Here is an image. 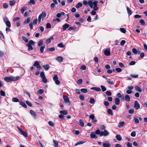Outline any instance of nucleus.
Listing matches in <instances>:
<instances>
[{
    "label": "nucleus",
    "instance_id": "nucleus-56",
    "mask_svg": "<svg viewBox=\"0 0 147 147\" xmlns=\"http://www.w3.org/2000/svg\"><path fill=\"white\" fill-rule=\"evenodd\" d=\"M79 97L80 99L82 101L84 100V96L83 95H80L79 96Z\"/></svg>",
    "mask_w": 147,
    "mask_h": 147
},
{
    "label": "nucleus",
    "instance_id": "nucleus-4",
    "mask_svg": "<svg viewBox=\"0 0 147 147\" xmlns=\"http://www.w3.org/2000/svg\"><path fill=\"white\" fill-rule=\"evenodd\" d=\"M33 65L34 67H36L37 69H39L41 68V67L39 65V63L38 61H35L33 64Z\"/></svg>",
    "mask_w": 147,
    "mask_h": 147
},
{
    "label": "nucleus",
    "instance_id": "nucleus-54",
    "mask_svg": "<svg viewBox=\"0 0 147 147\" xmlns=\"http://www.w3.org/2000/svg\"><path fill=\"white\" fill-rule=\"evenodd\" d=\"M44 92V91L42 89H40L37 91V93L40 94H42Z\"/></svg>",
    "mask_w": 147,
    "mask_h": 147
},
{
    "label": "nucleus",
    "instance_id": "nucleus-49",
    "mask_svg": "<svg viewBox=\"0 0 147 147\" xmlns=\"http://www.w3.org/2000/svg\"><path fill=\"white\" fill-rule=\"evenodd\" d=\"M42 78V81H43V82L46 83L47 82V79H46L45 76L44 77Z\"/></svg>",
    "mask_w": 147,
    "mask_h": 147
},
{
    "label": "nucleus",
    "instance_id": "nucleus-43",
    "mask_svg": "<svg viewBox=\"0 0 147 147\" xmlns=\"http://www.w3.org/2000/svg\"><path fill=\"white\" fill-rule=\"evenodd\" d=\"M53 143L54 144V146L55 147H58V142L57 141L55 140H53Z\"/></svg>",
    "mask_w": 147,
    "mask_h": 147
},
{
    "label": "nucleus",
    "instance_id": "nucleus-35",
    "mask_svg": "<svg viewBox=\"0 0 147 147\" xmlns=\"http://www.w3.org/2000/svg\"><path fill=\"white\" fill-rule=\"evenodd\" d=\"M80 125L82 127H83L84 125V121L81 120L80 119L79 120Z\"/></svg>",
    "mask_w": 147,
    "mask_h": 147
},
{
    "label": "nucleus",
    "instance_id": "nucleus-59",
    "mask_svg": "<svg viewBox=\"0 0 147 147\" xmlns=\"http://www.w3.org/2000/svg\"><path fill=\"white\" fill-rule=\"evenodd\" d=\"M49 125L51 126H53L54 125V123L52 121H49L48 122Z\"/></svg>",
    "mask_w": 147,
    "mask_h": 147
},
{
    "label": "nucleus",
    "instance_id": "nucleus-18",
    "mask_svg": "<svg viewBox=\"0 0 147 147\" xmlns=\"http://www.w3.org/2000/svg\"><path fill=\"white\" fill-rule=\"evenodd\" d=\"M56 59L60 62H61L63 60V58L59 56L56 58Z\"/></svg>",
    "mask_w": 147,
    "mask_h": 147
},
{
    "label": "nucleus",
    "instance_id": "nucleus-12",
    "mask_svg": "<svg viewBox=\"0 0 147 147\" xmlns=\"http://www.w3.org/2000/svg\"><path fill=\"white\" fill-rule=\"evenodd\" d=\"M91 90H95L97 92H99L101 91V89L100 88L96 87H93L90 88Z\"/></svg>",
    "mask_w": 147,
    "mask_h": 147
},
{
    "label": "nucleus",
    "instance_id": "nucleus-37",
    "mask_svg": "<svg viewBox=\"0 0 147 147\" xmlns=\"http://www.w3.org/2000/svg\"><path fill=\"white\" fill-rule=\"evenodd\" d=\"M55 50V48L54 47H53L47 49V51L49 52H53Z\"/></svg>",
    "mask_w": 147,
    "mask_h": 147
},
{
    "label": "nucleus",
    "instance_id": "nucleus-6",
    "mask_svg": "<svg viewBox=\"0 0 147 147\" xmlns=\"http://www.w3.org/2000/svg\"><path fill=\"white\" fill-rule=\"evenodd\" d=\"M109 134L107 130H105L103 131H101L100 133V136H107Z\"/></svg>",
    "mask_w": 147,
    "mask_h": 147
},
{
    "label": "nucleus",
    "instance_id": "nucleus-32",
    "mask_svg": "<svg viewBox=\"0 0 147 147\" xmlns=\"http://www.w3.org/2000/svg\"><path fill=\"white\" fill-rule=\"evenodd\" d=\"M125 99L127 101H129L130 100V97L127 94L125 96Z\"/></svg>",
    "mask_w": 147,
    "mask_h": 147
},
{
    "label": "nucleus",
    "instance_id": "nucleus-38",
    "mask_svg": "<svg viewBox=\"0 0 147 147\" xmlns=\"http://www.w3.org/2000/svg\"><path fill=\"white\" fill-rule=\"evenodd\" d=\"M88 4L90 7L91 8L93 7V2L91 1H89L88 2Z\"/></svg>",
    "mask_w": 147,
    "mask_h": 147
},
{
    "label": "nucleus",
    "instance_id": "nucleus-2",
    "mask_svg": "<svg viewBox=\"0 0 147 147\" xmlns=\"http://www.w3.org/2000/svg\"><path fill=\"white\" fill-rule=\"evenodd\" d=\"M47 14L45 11H43L38 17V22L40 23L41 18L44 19L46 16Z\"/></svg>",
    "mask_w": 147,
    "mask_h": 147
},
{
    "label": "nucleus",
    "instance_id": "nucleus-60",
    "mask_svg": "<svg viewBox=\"0 0 147 147\" xmlns=\"http://www.w3.org/2000/svg\"><path fill=\"white\" fill-rule=\"evenodd\" d=\"M115 70L118 72H120L122 71V69L119 68H117L115 69Z\"/></svg>",
    "mask_w": 147,
    "mask_h": 147
},
{
    "label": "nucleus",
    "instance_id": "nucleus-20",
    "mask_svg": "<svg viewBox=\"0 0 147 147\" xmlns=\"http://www.w3.org/2000/svg\"><path fill=\"white\" fill-rule=\"evenodd\" d=\"M9 5L11 6H13L15 5L16 1L14 0H11L9 1Z\"/></svg>",
    "mask_w": 147,
    "mask_h": 147
},
{
    "label": "nucleus",
    "instance_id": "nucleus-62",
    "mask_svg": "<svg viewBox=\"0 0 147 147\" xmlns=\"http://www.w3.org/2000/svg\"><path fill=\"white\" fill-rule=\"evenodd\" d=\"M46 28H51V24L49 23H47L46 24Z\"/></svg>",
    "mask_w": 147,
    "mask_h": 147
},
{
    "label": "nucleus",
    "instance_id": "nucleus-16",
    "mask_svg": "<svg viewBox=\"0 0 147 147\" xmlns=\"http://www.w3.org/2000/svg\"><path fill=\"white\" fill-rule=\"evenodd\" d=\"M42 67L46 71L48 70L50 68L48 64L43 65Z\"/></svg>",
    "mask_w": 147,
    "mask_h": 147
},
{
    "label": "nucleus",
    "instance_id": "nucleus-31",
    "mask_svg": "<svg viewBox=\"0 0 147 147\" xmlns=\"http://www.w3.org/2000/svg\"><path fill=\"white\" fill-rule=\"evenodd\" d=\"M6 25L9 28H10L11 26V24L9 21H7L5 23Z\"/></svg>",
    "mask_w": 147,
    "mask_h": 147
},
{
    "label": "nucleus",
    "instance_id": "nucleus-17",
    "mask_svg": "<svg viewBox=\"0 0 147 147\" xmlns=\"http://www.w3.org/2000/svg\"><path fill=\"white\" fill-rule=\"evenodd\" d=\"M115 103L116 105H118L120 103V100L118 98H115Z\"/></svg>",
    "mask_w": 147,
    "mask_h": 147
},
{
    "label": "nucleus",
    "instance_id": "nucleus-22",
    "mask_svg": "<svg viewBox=\"0 0 147 147\" xmlns=\"http://www.w3.org/2000/svg\"><path fill=\"white\" fill-rule=\"evenodd\" d=\"M20 103L21 105H22L25 108H26L27 107L26 105L24 102L22 101H20Z\"/></svg>",
    "mask_w": 147,
    "mask_h": 147
},
{
    "label": "nucleus",
    "instance_id": "nucleus-9",
    "mask_svg": "<svg viewBox=\"0 0 147 147\" xmlns=\"http://www.w3.org/2000/svg\"><path fill=\"white\" fill-rule=\"evenodd\" d=\"M134 107L137 110L140 108V105L137 100L135 101Z\"/></svg>",
    "mask_w": 147,
    "mask_h": 147
},
{
    "label": "nucleus",
    "instance_id": "nucleus-15",
    "mask_svg": "<svg viewBox=\"0 0 147 147\" xmlns=\"http://www.w3.org/2000/svg\"><path fill=\"white\" fill-rule=\"evenodd\" d=\"M30 113L31 115L33 116L34 118H36V113L33 111L32 110H30Z\"/></svg>",
    "mask_w": 147,
    "mask_h": 147
},
{
    "label": "nucleus",
    "instance_id": "nucleus-46",
    "mask_svg": "<svg viewBox=\"0 0 147 147\" xmlns=\"http://www.w3.org/2000/svg\"><path fill=\"white\" fill-rule=\"evenodd\" d=\"M35 42L33 41V40H30L28 44H30V45H35Z\"/></svg>",
    "mask_w": 147,
    "mask_h": 147
},
{
    "label": "nucleus",
    "instance_id": "nucleus-30",
    "mask_svg": "<svg viewBox=\"0 0 147 147\" xmlns=\"http://www.w3.org/2000/svg\"><path fill=\"white\" fill-rule=\"evenodd\" d=\"M85 141H81L80 142H77L74 145L75 146H77V145H79V144H83V143H85Z\"/></svg>",
    "mask_w": 147,
    "mask_h": 147
},
{
    "label": "nucleus",
    "instance_id": "nucleus-27",
    "mask_svg": "<svg viewBox=\"0 0 147 147\" xmlns=\"http://www.w3.org/2000/svg\"><path fill=\"white\" fill-rule=\"evenodd\" d=\"M45 46H41L40 48V51L41 53H43L44 52V49L45 48Z\"/></svg>",
    "mask_w": 147,
    "mask_h": 147
},
{
    "label": "nucleus",
    "instance_id": "nucleus-44",
    "mask_svg": "<svg viewBox=\"0 0 147 147\" xmlns=\"http://www.w3.org/2000/svg\"><path fill=\"white\" fill-rule=\"evenodd\" d=\"M30 17H28L26 19V20L25 21L24 23H28L30 22Z\"/></svg>",
    "mask_w": 147,
    "mask_h": 147
},
{
    "label": "nucleus",
    "instance_id": "nucleus-45",
    "mask_svg": "<svg viewBox=\"0 0 147 147\" xmlns=\"http://www.w3.org/2000/svg\"><path fill=\"white\" fill-rule=\"evenodd\" d=\"M81 91L82 93H86L87 92V89L86 88H82L80 90Z\"/></svg>",
    "mask_w": 147,
    "mask_h": 147
},
{
    "label": "nucleus",
    "instance_id": "nucleus-8",
    "mask_svg": "<svg viewBox=\"0 0 147 147\" xmlns=\"http://www.w3.org/2000/svg\"><path fill=\"white\" fill-rule=\"evenodd\" d=\"M104 52L105 55L106 56H109L111 55L110 49L109 48L105 50Z\"/></svg>",
    "mask_w": 147,
    "mask_h": 147
},
{
    "label": "nucleus",
    "instance_id": "nucleus-14",
    "mask_svg": "<svg viewBox=\"0 0 147 147\" xmlns=\"http://www.w3.org/2000/svg\"><path fill=\"white\" fill-rule=\"evenodd\" d=\"M102 145L103 147H109L111 146L110 144L108 142H103Z\"/></svg>",
    "mask_w": 147,
    "mask_h": 147
},
{
    "label": "nucleus",
    "instance_id": "nucleus-13",
    "mask_svg": "<svg viewBox=\"0 0 147 147\" xmlns=\"http://www.w3.org/2000/svg\"><path fill=\"white\" fill-rule=\"evenodd\" d=\"M69 26V24H65L63 26V29L64 30H65Z\"/></svg>",
    "mask_w": 147,
    "mask_h": 147
},
{
    "label": "nucleus",
    "instance_id": "nucleus-5",
    "mask_svg": "<svg viewBox=\"0 0 147 147\" xmlns=\"http://www.w3.org/2000/svg\"><path fill=\"white\" fill-rule=\"evenodd\" d=\"M53 80L55 83L57 85H59L60 83V81L58 80V77L57 75H55L53 77Z\"/></svg>",
    "mask_w": 147,
    "mask_h": 147
},
{
    "label": "nucleus",
    "instance_id": "nucleus-29",
    "mask_svg": "<svg viewBox=\"0 0 147 147\" xmlns=\"http://www.w3.org/2000/svg\"><path fill=\"white\" fill-rule=\"evenodd\" d=\"M59 113L64 115H67V112L66 110H61L60 111Z\"/></svg>",
    "mask_w": 147,
    "mask_h": 147
},
{
    "label": "nucleus",
    "instance_id": "nucleus-1",
    "mask_svg": "<svg viewBox=\"0 0 147 147\" xmlns=\"http://www.w3.org/2000/svg\"><path fill=\"white\" fill-rule=\"evenodd\" d=\"M20 78L19 76H17L16 77L11 76L9 77H6L4 78V80L7 82H10L12 81H16L18 80Z\"/></svg>",
    "mask_w": 147,
    "mask_h": 147
},
{
    "label": "nucleus",
    "instance_id": "nucleus-42",
    "mask_svg": "<svg viewBox=\"0 0 147 147\" xmlns=\"http://www.w3.org/2000/svg\"><path fill=\"white\" fill-rule=\"evenodd\" d=\"M108 113L111 115H113L112 110L111 109H109L107 110Z\"/></svg>",
    "mask_w": 147,
    "mask_h": 147
},
{
    "label": "nucleus",
    "instance_id": "nucleus-39",
    "mask_svg": "<svg viewBox=\"0 0 147 147\" xmlns=\"http://www.w3.org/2000/svg\"><path fill=\"white\" fill-rule=\"evenodd\" d=\"M82 5V4L81 3H79L76 5V8H78L81 7Z\"/></svg>",
    "mask_w": 147,
    "mask_h": 147
},
{
    "label": "nucleus",
    "instance_id": "nucleus-52",
    "mask_svg": "<svg viewBox=\"0 0 147 147\" xmlns=\"http://www.w3.org/2000/svg\"><path fill=\"white\" fill-rule=\"evenodd\" d=\"M140 22L142 25H145V22L143 20H140Z\"/></svg>",
    "mask_w": 147,
    "mask_h": 147
},
{
    "label": "nucleus",
    "instance_id": "nucleus-36",
    "mask_svg": "<svg viewBox=\"0 0 147 147\" xmlns=\"http://www.w3.org/2000/svg\"><path fill=\"white\" fill-rule=\"evenodd\" d=\"M35 4V2L34 0H30L28 2L29 5H34Z\"/></svg>",
    "mask_w": 147,
    "mask_h": 147
},
{
    "label": "nucleus",
    "instance_id": "nucleus-26",
    "mask_svg": "<svg viewBox=\"0 0 147 147\" xmlns=\"http://www.w3.org/2000/svg\"><path fill=\"white\" fill-rule=\"evenodd\" d=\"M116 138L118 141H121L122 140V138L121 136L119 135H117L116 136Z\"/></svg>",
    "mask_w": 147,
    "mask_h": 147
},
{
    "label": "nucleus",
    "instance_id": "nucleus-25",
    "mask_svg": "<svg viewBox=\"0 0 147 147\" xmlns=\"http://www.w3.org/2000/svg\"><path fill=\"white\" fill-rule=\"evenodd\" d=\"M125 125V123L124 121H122L119 122V123L118 127H123Z\"/></svg>",
    "mask_w": 147,
    "mask_h": 147
},
{
    "label": "nucleus",
    "instance_id": "nucleus-24",
    "mask_svg": "<svg viewBox=\"0 0 147 147\" xmlns=\"http://www.w3.org/2000/svg\"><path fill=\"white\" fill-rule=\"evenodd\" d=\"M26 46L28 47V50L29 51L31 50H33V48L32 46L31 45L29 44H27Z\"/></svg>",
    "mask_w": 147,
    "mask_h": 147
},
{
    "label": "nucleus",
    "instance_id": "nucleus-64",
    "mask_svg": "<svg viewBox=\"0 0 147 147\" xmlns=\"http://www.w3.org/2000/svg\"><path fill=\"white\" fill-rule=\"evenodd\" d=\"M136 135V133L135 131H132L131 134V135L132 137L135 136Z\"/></svg>",
    "mask_w": 147,
    "mask_h": 147
},
{
    "label": "nucleus",
    "instance_id": "nucleus-40",
    "mask_svg": "<svg viewBox=\"0 0 147 147\" xmlns=\"http://www.w3.org/2000/svg\"><path fill=\"white\" fill-rule=\"evenodd\" d=\"M43 43V41L42 40L40 39L39 40V41L38 42V45L39 46H41Z\"/></svg>",
    "mask_w": 147,
    "mask_h": 147
},
{
    "label": "nucleus",
    "instance_id": "nucleus-48",
    "mask_svg": "<svg viewBox=\"0 0 147 147\" xmlns=\"http://www.w3.org/2000/svg\"><path fill=\"white\" fill-rule=\"evenodd\" d=\"M130 76L131 77L135 78H137L138 76V74H131L130 75Z\"/></svg>",
    "mask_w": 147,
    "mask_h": 147
},
{
    "label": "nucleus",
    "instance_id": "nucleus-41",
    "mask_svg": "<svg viewBox=\"0 0 147 147\" xmlns=\"http://www.w3.org/2000/svg\"><path fill=\"white\" fill-rule=\"evenodd\" d=\"M100 87L102 92H104L107 90L105 86L102 85Z\"/></svg>",
    "mask_w": 147,
    "mask_h": 147
},
{
    "label": "nucleus",
    "instance_id": "nucleus-61",
    "mask_svg": "<svg viewBox=\"0 0 147 147\" xmlns=\"http://www.w3.org/2000/svg\"><path fill=\"white\" fill-rule=\"evenodd\" d=\"M0 94L1 96H5V93L2 90L0 91Z\"/></svg>",
    "mask_w": 147,
    "mask_h": 147
},
{
    "label": "nucleus",
    "instance_id": "nucleus-58",
    "mask_svg": "<svg viewBox=\"0 0 147 147\" xmlns=\"http://www.w3.org/2000/svg\"><path fill=\"white\" fill-rule=\"evenodd\" d=\"M90 118L92 120H93L95 118V116H94V115L93 114L90 115L89 116Z\"/></svg>",
    "mask_w": 147,
    "mask_h": 147
},
{
    "label": "nucleus",
    "instance_id": "nucleus-33",
    "mask_svg": "<svg viewBox=\"0 0 147 147\" xmlns=\"http://www.w3.org/2000/svg\"><path fill=\"white\" fill-rule=\"evenodd\" d=\"M12 101L14 102H19V100L17 98H12Z\"/></svg>",
    "mask_w": 147,
    "mask_h": 147
},
{
    "label": "nucleus",
    "instance_id": "nucleus-34",
    "mask_svg": "<svg viewBox=\"0 0 147 147\" xmlns=\"http://www.w3.org/2000/svg\"><path fill=\"white\" fill-rule=\"evenodd\" d=\"M22 38L27 43L28 42V39L26 37L24 36H22Z\"/></svg>",
    "mask_w": 147,
    "mask_h": 147
},
{
    "label": "nucleus",
    "instance_id": "nucleus-51",
    "mask_svg": "<svg viewBox=\"0 0 147 147\" xmlns=\"http://www.w3.org/2000/svg\"><path fill=\"white\" fill-rule=\"evenodd\" d=\"M120 30L123 33H125L126 31L125 29L123 28H120Z\"/></svg>",
    "mask_w": 147,
    "mask_h": 147
},
{
    "label": "nucleus",
    "instance_id": "nucleus-10",
    "mask_svg": "<svg viewBox=\"0 0 147 147\" xmlns=\"http://www.w3.org/2000/svg\"><path fill=\"white\" fill-rule=\"evenodd\" d=\"M53 37L52 36H51L50 38L47 39L46 40V43L47 44H48L51 42V40H53Z\"/></svg>",
    "mask_w": 147,
    "mask_h": 147
},
{
    "label": "nucleus",
    "instance_id": "nucleus-28",
    "mask_svg": "<svg viewBox=\"0 0 147 147\" xmlns=\"http://www.w3.org/2000/svg\"><path fill=\"white\" fill-rule=\"evenodd\" d=\"M127 13L129 15H131L132 14V12L128 7H127Z\"/></svg>",
    "mask_w": 147,
    "mask_h": 147
},
{
    "label": "nucleus",
    "instance_id": "nucleus-47",
    "mask_svg": "<svg viewBox=\"0 0 147 147\" xmlns=\"http://www.w3.org/2000/svg\"><path fill=\"white\" fill-rule=\"evenodd\" d=\"M95 100L92 98H90V100L89 102L91 104H93L95 102Z\"/></svg>",
    "mask_w": 147,
    "mask_h": 147
},
{
    "label": "nucleus",
    "instance_id": "nucleus-23",
    "mask_svg": "<svg viewBox=\"0 0 147 147\" xmlns=\"http://www.w3.org/2000/svg\"><path fill=\"white\" fill-rule=\"evenodd\" d=\"M27 7L26 6H24L22 7L21 9V11L22 14L24 13L25 11L27 9Z\"/></svg>",
    "mask_w": 147,
    "mask_h": 147
},
{
    "label": "nucleus",
    "instance_id": "nucleus-19",
    "mask_svg": "<svg viewBox=\"0 0 147 147\" xmlns=\"http://www.w3.org/2000/svg\"><path fill=\"white\" fill-rule=\"evenodd\" d=\"M90 137L92 138H97V137L94 132L90 134Z\"/></svg>",
    "mask_w": 147,
    "mask_h": 147
},
{
    "label": "nucleus",
    "instance_id": "nucleus-55",
    "mask_svg": "<svg viewBox=\"0 0 147 147\" xmlns=\"http://www.w3.org/2000/svg\"><path fill=\"white\" fill-rule=\"evenodd\" d=\"M101 132L99 129H98L96 130L95 131V133L96 134H99L100 136Z\"/></svg>",
    "mask_w": 147,
    "mask_h": 147
},
{
    "label": "nucleus",
    "instance_id": "nucleus-21",
    "mask_svg": "<svg viewBox=\"0 0 147 147\" xmlns=\"http://www.w3.org/2000/svg\"><path fill=\"white\" fill-rule=\"evenodd\" d=\"M135 90L136 91H138L139 92H141L142 91V90L138 86H135Z\"/></svg>",
    "mask_w": 147,
    "mask_h": 147
},
{
    "label": "nucleus",
    "instance_id": "nucleus-50",
    "mask_svg": "<svg viewBox=\"0 0 147 147\" xmlns=\"http://www.w3.org/2000/svg\"><path fill=\"white\" fill-rule=\"evenodd\" d=\"M26 103L28 106L30 107H32V105L31 103L28 100H26Z\"/></svg>",
    "mask_w": 147,
    "mask_h": 147
},
{
    "label": "nucleus",
    "instance_id": "nucleus-7",
    "mask_svg": "<svg viewBox=\"0 0 147 147\" xmlns=\"http://www.w3.org/2000/svg\"><path fill=\"white\" fill-rule=\"evenodd\" d=\"M63 98L65 102L66 103H68L69 105L70 104V102L69 101V99L67 96L65 95H63Z\"/></svg>",
    "mask_w": 147,
    "mask_h": 147
},
{
    "label": "nucleus",
    "instance_id": "nucleus-57",
    "mask_svg": "<svg viewBox=\"0 0 147 147\" xmlns=\"http://www.w3.org/2000/svg\"><path fill=\"white\" fill-rule=\"evenodd\" d=\"M132 51L135 54H136L138 53L137 50L135 48L133 49Z\"/></svg>",
    "mask_w": 147,
    "mask_h": 147
},
{
    "label": "nucleus",
    "instance_id": "nucleus-63",
    "mask_svg": "<svg viewBox=\"0 0 147 147\" xmlns=\"http://www.w3.org/2000/svg\"><path fill=\"white\" fill-rule=\"evenodd\" d=\"M37 21L38 20L37 18L35 19L34 20L33 22L32 23L33 24L36 25L37 24Z\"/></svg>",
    "mask_w": 147,
    "mask_h": 147
},
{
    "label": "nucleus",
    "instance_id": "nucleus-3",
    "mask_svg": "<svg viewBox=\"0 0 147 147\" xmlns=\"http://www.w3.org/2000/svg\"><path fill=\"white\" fill-rule=\"evenodd\" d=\"M17 128L20 133L22 134L25 137H27L28 136L27 134L26 131L22 130L19 126L17 127Z\"/></svg>",
    "mask_w": 147,
    "mask_h": 147
},
{
    "label": "nucleus",
    "instance_id": "nucleus-11",
    "mask_svg": "<svg viewBox=\"0 0 147 147\" xmlns=\"http://www.w3.org/2000/svg\"><path fill=\"white\" fill-rule=\"evenodd\" d=\"M107 82L110 85H112L114 84V82L112 81L111 79H107Z\"/></svg>",
    "mask_w": 147,
    "mask_h": 147
},
{
    "label": "nucleus",
    "instance_id": "nucleus-53",
    "mask_svg": "<svg viewBox=\"0 0 147 147\" xmlns=\"http://www.w3.org/2000/svg\"><path fill=\"white\" fill-rule=\"evenodd\" d=\"M82 83V79H80L78 80L77 82V84H81Z\"/></svg>",
    "mask_w": 147,
    "mask_h": 147
}]
</instances>
